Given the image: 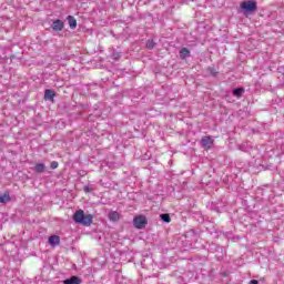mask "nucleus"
<instances>
[{"label": "nucleus", "mask_w": 284, "mask_h": 284, "mask_svg": "<svg viewBox=\"0 0 284 284\" xmlns=\"http://www.w3.org/2000/svg\"><path fill=\"white\" fill-rule=\"evenodd\" d=\"M240 8L243 10L244 14H252L258 10V4L254 0L243 1L240 4Z\"/></svg>", "instance_id": "f03ea898"}, {"label": "nucleus", "mask_w": 284, "mask_h": 284, "mask_svg": "<svg viewBox=\"0 0 284 284\" xmlns=\"http://www.w3.org/2000/svg\"><path fill=\"white\" fill-rule=\"evenodd\" d=\"M94 216L92 214H87L83 212V210H78L73 214V221L74 223H78V225H83L84 227H90L92 225V220Z\"/></svg>", "instance_id": "f257e3e1"}, {"label": "nucleus", "mask_w": 284, "mask_h": 284, "mask_svg": "<svg viewBox=\"0 0 284 284\" xmlns=\"http://www.w3.org/2000/svg\"><path fill=\"white\" fill-rule=\"evenodd\" d=\"M51 170H57V168H59V162H57V161H53V162H51Z\"/></svg>", "instance_id": "6ab92c4d"}, {"label": "nucleus", "mask_w": 284, "mask_h": 284, "mask_svg": "<svg viewBox=\"0 0 284 284\" xmlns=\"http://www.w3.org/2000/svg\"><path fill=\"white\" fill-rule=\"evenodd\" d=\"M109 219H110V221H119V219H120L119 212H116V211L110 212Z\"/></svg>", "instance_id": "4468645a"}, {"label": "nucleus", "mask_w": 284, "mask_h": 284, "mask_svg": "<svg viewBox=\"0 0 284 284\" xmlns=\"http://www.w3.org/2000/svg\"><path fill=\"white\" fill-rule=\"evenodd\" d=\"M244 92H245L244 88H236L233 90V97H236V99H241Z\"/></svg>", "instance_id": "f8f14e48"}, {"label": "nucleus", "mask_w": 284, "mask_h": 284, "mask_svg": "<svg viewBox=\"0 0 284 284\" xmlns=\"http://www.w3.org/2000/svg\"><path fill=\"white\" fill-rule=\"evenodd\" d=\"M10 201H12V197H10V193L8 191L0 194V203L2 205H6V203H10Z\"/></svg>", "instance_id": "0eeeda50"}, {"label": "nucleus", "mask_w": 284, "mask_h": 284, "mask_svg": "<svg viewBox=\"0 0 284 284\" xmlns=\"http://www.w3.org/2000/svg\"><path fill=\"white\" fill-rule=\"evenodd\" d=\"M250 284H258V281L252 280V281L250 282Z\"/></svg>", "instance_id": "412c9836"}, {"label": "nucleus", "mask_w": 284, "mask_h": 284, "mask_svg": "<svg viewBox=\"0 0 284 284\" xmlns=\"http://www.w3.org/2000/svg\"><path fill=\"white\" fill-rule=\"evenodd\" d=\"M51 28L54 32H61V30H63L64 24L61 20H54L51 24Z\"/></svg>", "instance_id": "39448f33"}, {"label": "nucleus", "mask_w": 284, "mask_h": 284, "mask_svg": "<svg viewBox=\"0 0 284 284\" xmlns=\"http://www.w3.org/2000/svg\"><path fill=\"white\" fill-rule=\"evenodd\" d=\"M49 243L52 245V247H57L61 243V237L59 235H51L49 237Z\"/></svg>", "instance_id": "6e6552de"}, {"label": "nucleus", "mask_w": 284, "mask_h": 284, "mask_svg": "<svg viewBox=\"0 0 284 284\" xmlns=\"http://www.w3.org/2000/svg\"><path fill=\"white\" fill-rule=\"evenodd\" d=\"M207 72H209L212 77H217V75H219V71H217L216 68H214V67H209V68H207Z\"/></svg>", "instance_id": "dca6fc26"}, {"label": "nucleus", "mask_w": 284, "mask_h": 284, "mask_svg": "<svg viewBox=\"0 0 284 284\" xmlns=\"http://www.w3.org/2000/svg\"><path fill=\"white\" fill-rule=\"evenodd\" d=\"M57 97V92L51 89H47L44 91V101H54V98Z\"/></svg>", "instance_id": "423d86ee"}, {"label": "nucleus", "mask_w": 284, "mask_h": 284, "mask_svg": "<svg viewBox=\"0 0 284 284\" xmlns=\"http://www.w3.org/2000/svg\"><path fill=\"white\" fill-rule=\"evenodd\" d=\"M63 284H81V278L78 276H71L70 278L64 280Z\"/></svg>", "instance_id": "9d476101"}, {"label": "nucleus", "mask_w": 284, "mask_h": 284, "mask_svg": "<svg viewBox=\"0 0 284 284\" xmlns=\"http://www.w3.org/2000/svg\"><path fill=\"white\" fill-rule=\"evenodd\" d=\"M33 171L36 172V174H43V172H45V164L44 163L36 164V166L33 168Z\"/></svg>", "instance_id": "1a4fd4ad"}, {"label": "nucleus", "mask_w": 284, "mask_h": 284, "mask_svg": "<svg viewBox=\"0 0 284 284\" xmlns=\"http://www.w3.org/2000/svg\"><path fill=\"white\" fill-rule=\"evenodd\" d=\"M187 57H190V49L182 48L180 50V59H187Z\"/></svg>", "instance_id": "ddd939ff"}, {"label": "nucleus", "mask_w": 284, "mask_h": 284, "mask_svg": "<svg viewBox=\"0 0 284 284\" xmlns=\"http://www.w3.org/2000/svg\"><path fill=\"white\" fill-rule=\"evenodd\" d=\"M84 192L88 194L90 192H94V189H92L90 185L84 186Z\"/></svg>", "instance_id": "aec40b11"}, {"label": "nucleus", "mask_w": 284, "mask_h": 284, "mask_svg": "<svg viewBox=\"0 0 284 284\" xmlns=\"http://www.w3.org/2000/svg\"><path fill=\"white\" fill-rule=\"evenodd\" d=\"M200 143L203 150H212L214 145V138H212V135H205L201 139Z\"/></svg>", "instance_id": "7ed1b4c3"}, {"label": "nucleus", "mask_w": 284, "mask_h": 284, "mask_svg": "<svg viewBox=\"0 0 284 284\" xmlns=\"http://www.w3.org/2000/svg\"><path fill=\"white\" fill-rule=\"evenodd\" d=\"M67 21H68L69 28H71V30H74V28H77V19L73 16H68Z\"/></svg>", "instance_id": "9b49d317"}, {"label": "nucleus", "mask_w": 284, "mask_h": 284, "mask_svg": "<svg viewBox=\"0 0 284 284\" xmlns=\"http://www.w3.org/2000/svg\"><path fill=\"white\" fill-rule=\"evenodd\" d=\"M148 224V219L143 215H138L133 220V225L136 227V230H143L145 225Z\"/></svg>", "instance_id": "20e7f679"}, {"label": "nucleus", "mask_w": 284, "mask_h": 284, "mask_svg": "<svg viewBox=\"0 0 284 284\" xmlns=\"http://www.w3.org/2000/svg\"><path fill=\"white\" fill-rule=\"evenodd\" d=\"M156 45V43H154V41H152V40H149L148 42H146V48L149 49V50H153V48Z\"/></svg>", "instance_id": "f3484780"}, {"label": "nucleus", "mask_w": 284, "mask_h": 284, "mask_svg": "<svg viewBox=\"0 0 284 284\" xmlns=\"http://www.w3.org/2000/svg\"><path fill=\"white\" fill-rule=\"evenodd\" d=\"M111 57L114 61H119V59H121V53L120 52H113Z\"/></svg>", "instance_id": "a211bd4d"}, {"label": "nucleus", "mask_w": 284, "mask_h": 284, "mask_svg": "<svg viewBox=\"0 0 284 284\" xmlns=\"http://www.w3.org/2000/svg\"><path fill=\"white\" fill-rule=\"evenodd\" d=\"M160 219L161 221H163V223H170L172 221V219L170 217V214L168 213L160 214Z\"/></svg>", "instance_id": "2eb2a0df"}]
</instances>
